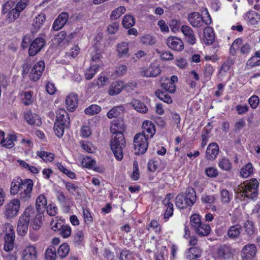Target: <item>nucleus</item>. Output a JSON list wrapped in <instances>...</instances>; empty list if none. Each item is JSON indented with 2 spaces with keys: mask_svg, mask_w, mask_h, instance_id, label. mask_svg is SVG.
Wrapping results in <instances>:
<instances>
[{
  "mask_svg": "<svg viewBox=\"0 0 260 260\" xmlns=\"http://www.w3.org/2000/svg\"><path fill=\"white\" fill-rule=\"evenodd\" d=\"M124 108L122 106H116L110 110L107 114L108 118L112 119L113 118L119 116L123 111Z\"/></svg>",
  "mask_w": 260,
  "mask_h": 260,
  "instance_id": "obj_37",
  "label": "nucleus"
},
{
  "mask_svg": "<svg viewBox=\"0 0 260 260\" xmlns=\"http://www.w3.org/2000/svg\"><path fill=\"white\" fill-rule=\"evenodd\" d=\"M188 21L194 27H201L203 23L202 16L197 12H193L189 14Z\"/></svg>",
  "mask_w": 260,
  "mask_h": 260,
  "instance_id": "obj_27",
  "label": "nucleus"
},
{
  "mask_svg": "<svg viewBox=\"0 0 260 260\" xmlns=\"http://www.w3.org/2000/svg\"><path fill=\"white\" fill-rule=\"evenodd\" d=\"M78 100V95L76 94L70 93L66 99V105L67 109L70 111H73L77 107Z\"/></svg>",
  "mask_w": 260,
  "mask_h": 260,
  "instance_id": "obj_26",
  "label": "nucleus"
},
{
  "mask_svg": "<svg viewBox=\"0 0 260 260\" xmlns=\"http://www.w3.org/2000/svg\"><path fill=\"white\" fill-rule=\"evenodd\" d=\"M101 109V107L99 105L93 104L86 108L84 112L87 115H93L100 113Z\"/></svg>",
  "mask_w": 260,
  "mask_h": 260,
  "instance_id": "obj_51",
  "label": "nucleus"
},
{
  "mask_svg": "<svg viewBox=\"0 0 260 260\" xmlns=\"http://www.w3.org/2000/svg\"><path fill=\"white\" fill-rule=\"evenodd\" d=\"M235 252V249L231 245L223 244L217 249L215 257L217 260H230L233 258Z\"/></svg>",
  "mask_w": 260,
  "mask_h": 260,
  "instance_id": "obj_9",
  "label": "nucleus"
},
{
  "mask_svg": "<svg viewBox=\"0 0 260 260\" xmlns=\"http://www.w3.org/2000/svg\"><path fill=\"white\" fill-rule=\"evenodd\" d=\"M46 260H55L56 258V249L53 246H49L45 251Z\"/></svg>",
  "mask_w": 260,
  "mask_h": 260,
  "instance_id": "obj_43",
  "label": "nucleus"
},
{
  "mask_svg": "<svg viewBox=\"0 0 260 260\" xmlns=\"http://www.w3.org/2000/svg\"><path fill=\"white\" fill-rule=\"evenodd\" d=\"M196 201V193L193 188H189L185 194L180 193L175 199L176 206L179 209L192 206Z\"/></svg>",
  "mask_w": 260,
  "mask_h": 260,
  "instance_id": "obj_2",
  "label": "nucleus"
},
{
  "mask_svg": "<svg viewBox=\"0 0 260 260\" xmlns=\"http://www.w3.org/2000/svg\"><path fill=\"white\" fill-rule=\"evenodd\" d=\"M22 260H37L38 251L36 246L33 244L25 246L21 251Z\"/></svg>",
  "mask_w": 260,
  "mask_h": 260,
  "instance_id": "obj_10",
  "label": "nucleus"
},
{
  "mask_svg": "<svg viewBox=\"0 0 260 260\" xmlns=\"http://www.w3.org/2000/svg\"><path fill=\"white\" fill-rule=\"evenodd\" d=\"M69 125H64L62 123L55 121L54 125V131L55 135L59 138L61 137L64 133L65 128H67Z\"/></svg>",
  "mask_w": 260,
  "mask_h": 260,
  "instance_id": "obj_41",
  "label": "nucleus"
},
{
  "mask_svg": "<svg viewBox=\"0 0 260 260\" xmlns=\"http://www.w3.org/2000/svg\"><path fill=\"white\" fill-rule=\"evenodd\" d=\"M35 215V209L33 207H28L26 208L23 213V214L20 216L23 217L24 219H28L30 221V219L34 217Z\"/></svg>",
  "mask_w": 260,
  "mask_h": 260,
  "instance_id": "obj_54",
  "label": "nucleus"
},
{
  "mask_svg": "<svg viewBox=\"0 0 260 260\" xmlns=\"http://www.w3.org/2000/svg\"><path fill=\"white\" fill-rule=\"evenodd\" d=\"M24 118L26 122L30 125L40 126L42 122L39 116L31 111L27 110L24 113Z\"/></svg>",
  "mask_w": 260,
  "mask_h": 260,
  "instance_id": "obj_21",
  "label": "nucleus"
},
{
  "mask_svg": "<svg viewBox=\"0 0 260 260\" xmlns=\"http://www.w3.org/2000/svg\"><path fill=\"white\" fill-rule=\"evenodd\" d=\"M131 105L139 112L145 113L148 111V108L145 104L138 100H133Z\"/></svg>",
  "mask_w": 260,
  "mask_h": 260,
  "instance_id": "obj_35",
  "label": "nucleus"
},
{
  "mask_svg": "<svg viewBox=\"0 0 260 260\" xmlns=\"http://www.w3.org/2000/svg\"><path fill=\"white\" fill-rule=\"evenodd\" d=\"M5 235L4 250L6 251H11L14 248L15 240L14 229L10 223H6L3 231Z\"/></svg>",
  "mask_w": 260,
  "mask_h": 260,
  "instance_id": "obj_7",
  "label": "nucleus"
},
{
  "mask_svg": "<svg viewBox=\"0 0 260 260\" xmlns=\"http://www.w3.org/2000/svg\"><path fill=\"white\" fill-rule=\"evenodd\" d=\"M242 257L246 259H251L254 257L256 253V246L252 244L245 245L241 250Z\"/></svg>",
  "mask_w": 260,
  "mask_h": 260,
  "instance_id": "obj_20",
  "label": "nucleus"
},
{
  "mask_svg": "<svg viewBox=\"0 0 260 260\" xmlns=\"http://www.w3.org/2000/svg\"><path fill=\"white\" fill-rule=\"evenodd\" d=\"M44 69L45 63L44 61H39L31 69L29 74V78L33 81L38 80L41 77Z\"/></svg>",
  "mask_w": 260,
  "mask_h": 260,
  "instance_id": "obj_13",
  "label": "nucleus"
},
{
  "mask_svg": "<svg viewBox=\"0 0 260 260\" xmlns=\"http://www.w3.org/2000/svg\"><path fill=\"white\" fill-rule=\"evenodd\" d=\"M174 196L173 194L169 193L166 195V197L162 201V204L166 208L164 215L165 219H168L173 214V201Z\"/></svg>",
  "mask_w": 260,
  "mask_h": 260,
  "instance_id": "obj_16",
  "label": "nucleus"
},
{
  "mask_svg": "<svg viewBox=\"0 0 260 260\" xmlns=\"http://www.w3.org/2000/svg\"><path fill=\"white\" fill-rule=\"evenodd\" d=\"M125 146V141L122 134L116 135L112 138L111 141V149L117 160L122 159L123 157L122 150Z\"/></svg>",
  "mask_w": 260,
  "mask_h": 260,
  "instance_id": "obj_4",
  "label": "nucleus"
},
{
  "mask_svg": "<svg viewBox=\"0 0 260 260\" xmlns=\"http://www.w3.org/2000/svg\"><path fill=\"white\" fill-rule=\"evenodd\" d=\"M148 140L145 136L139 133L134 138V148L137 154H144L148 148Z\"/></svg>",
  "mask_w": 260,
  "mask_h": 260,
  "instance_id": "obj_8",
  "label": "nucleus"
},
{
  "mask_svg": "<svg viewBox=\"0 0 260 260\" xmlns=\"http://www.w3.org/2000/svg\"><path fill=\"white\" fill-rule=\"evenodd\" d=\"M122 23L124 27L128 28L134 25L135 20L133 16L126 15L123 18Z\"/></svg>",
  "mask_w": 260,
  "mask_h": 260,
  "instance_id": "obj_49",
  "label": "nucleus"
},
{
  "mask_svg": "<svg viewBox=\"0 0 260 260\" xmlns=\"http://www.w3.org/2000/svg\"><path fill=\"white\" fill-rule=\"evenodd\" d=\"M47 204V199L43 194L39 196L36 202V209L38 212L42 213L46 208Z\"/></svg>",
  "mask_w": 260,
  "mask_h": 260,
  "instance_id": "obj_33",
  "label": "nucleus"
},
{
  "mask_svg": "<svg viewBox=\"0 0 260 260\" xmlns=\"http://www.w3.org/2000/svg\"><path fill=\"white\" fill-rule=\"evenodd\" d=\"M56 121L62 123L64 125H69L70 118L68 113L63 109H59L57 112Z\"/></svg>",
  "mask_w": 260,
  "mask_h": 260,
  "instance_id": "obj_29",
  "label": "nucleus"
},
{
  "mask_svg": "<svg viewBox=\"0 0 260 260\" xmlns=\"http://www.w3.org/2000/svg\"><path fill=\"white\" fill-rule=\"evenodd\" d=\"M46 19L45 14L41 13L37 16L34 19L33 25L35 29H39Z\"/></svg>",
  "mask_w": 260,
  "mask_h": 260,
  "instance_id": "obj_47",
  "label": "nucleus"
},
{
  "mask_svg": "<svg viewBox=\"0 0 260 260\" xmlns=\"http://www.w3.org/2000/svg\"><path fill=\"white\" fill-rule=\"evenodd\" d=\"M99 65H93L91 66L86 72L85 78L87 80L91 79L97 73L99 69Z\"/></svg>",
  "mask_w": 260,
  "mask_h": 260,
  "instance_id": "obj_55",
  "label": "nucleus"
},
{
  "mask_svg": "<svg viewBox=\"0 0 260 260\" xmlns=\"http://www.w3.org/2000/svg\"><path fill=\"white\" fill-rule=\"evenodd\" d=\"M84 239V234L82 231L76 232L75 235L74 236V242L79 245L81 244Z\"/></svg>",
  "mask_w": 260,
  "mask_h": 260,
  "instance_id": "obj_63",
  "label": "nucleus"
},
{
  "mask_svg": "<svg viewBox=\"0 0 260 260\" xmlns=\"http://www.w3.org/2000/svg\"><path fill=\"white\" fill-rule=\"evenodd\" d=\"M37 155L42 158L44 161H52L54 158V155L52 153L47 152L45 151H38Z\"/></svg>",
  "mask_w": 260,
  "mask_h": 260,
  "instance_id": "obj_40",
  "label": "nucleus"
},
{
  "mask_svg": "<svg viewBox=\"0 0 260 260\" xmlns=\"http://www.w3.org/2000/svg\"><path fill=\"white\" fill-rule=\"evenodd\" d=\"M248 102L251 107L255 109L257 107L259 103V98L257 95H253L249 99Z\"/></svg>",
  "mask_w": 260,
  "mask_h": 260,
  "instance_id": "obj_62",
  "label": "nucleus"
},
{
  "mask_svg": "<svg viewBox=\"0 0 260 260\" xmlns=\"http://www.w3.org/2000/svg\"><path fill=\"white\" fill-rule=\"evenodd\" d=\"M45 40L42 38L35 39L30 44L28 53L30 56H34L39 53L45 45Z\"/></svg>",
  "mask_w": 260,
  "mask_h": 260,
  "instance_id": "obj_14",
  "label": "nucleus"
},
{
  "mask_svg": "<svg viewBox=\"0 0 260 260\" xmlns=\"http://www.w3.org/2000/svg\"><path fill=\"white\" fill-rule=\"evenodd\" d=\"M161 87L166 91L170 93H174L176 91V86L175 84H173L172 82H170L169 79H166L161 84Z\"/></svg>",
  "mask_w": 260,
  "mask_h": 260,
  "instance_id": "obj_46",
  "label": "nucleus"
},
{
  "mask_svg": "<svg viewBox=\"0 0 260 260\" xmlns=\"http://www.w3.org/2000/svg\"><path fill=\"white\" fill-rule=\"evenodd\" d=\"M17 139L16 136L14 134H10L6 137L5 133L0 131V144L6 148H11L14 146V141Z\"/></svg>",
  "mask_w": 260,
  "mask_h": 260,
  "instance_id": "obj_15",
  "label": "nucleus"
},
{
  "mask_svg": "<svg viewBox=\"0 0 260 260\" xmlns=\"http://www.w3.org/2000/svg\"><path fill=\"white\" fill-rule=\"evenodd\" d=\"M245 19L251 25L256 27L260 21V15L254 11L250 10L245 14Z\"/></svg>",
  "mask_w": 260,
  "mask_h": 260,
  "instance_id": "obj_24",
  "label": "nucleus"
},
{
  "mask_svg": "<svg viewBox=\"0 0 260 260\" xmlns=\"http://www.w3.org/2000/svg\"><path fill=\"white\" fill-rule=\"evenodd\" d=\"M110 131L113 134L119 135L122 134L124 131V127L119 121L115 120L111 124Z\"/></svg>",
  "mask_w": 260,
  "mask_h": 260,
  "instance_id": "obj_36",
  "label": "nucleus"
},
{
  "mask_svg": "<svg viewBox=\"0 0 260 260\" xmlns=\"http://www.w3.org/2000/svg\"><path fill=\"white\" fill-rule=\"evenodd\" d=\"M142 127L143 132L139 134L144 135L148 139L151 138L155 133V125L150 121H144Z\"/></svg>",
  "mask_w": 260,
  "mask_h": 260,
  "instance_id": "obj_18",
  "label": "nucleus"
},
{
  "mask_svg": "<svg viewBox=\"0 0 260 260\" xmlns=\"http://www.w3.org/2000/svg\"><path fill=\"white\" fill-rule=\"evenodd\" d=\"M161 73L160 67L154 63H150L148 67H143L141 69V75L146 77H154L159 75Z\"/></svg>",
  "mask_w": 260,
  "mask_h": 260,
  "instance_id": "obj_11",
  "label": "nucleus"
},
{
  "mask_svg": "<svg viewBox=\"0 0 260 260\" xmlns=\"http://www.w3.org/2000/svg\"><path fill=\"white\" fill-rule=\"evenodd\" d=\"M234 63V61L232 59L229 58L221 66L220 69L218 71L219 74H220L222 76L224 75V74L228 72L230 70L231 67L233 66Z\"/></svg>",
  "mask_w": 260,
  "mask_h": 260,
  "instance_id": "obj_42",
  "label": "nucleus"
},
{
  "mask_svg": "<svg viewBox=\"0 0 260 260\" xmlns=\"http://www.w3.org/2000/svg\"><path fill=\"white\" fill-rule=\"evenodd\" d=\"M167 44L170 48L175 51H181L184 49L183 42L176 37H169L167 40Z\"/></svg>",
  "mask_w": 260,
  "mask_h": 260,
  "instance_id": "obj_17",
  "label": "nucleus"
},
{
  "mask_svg": "<svg viewBox=\"0 0 260 260\" xmlns=\"http://www.w3.org/2000/svg\"><path fill=\"white\" fill-rule=\"evenodd\" d=\"M253 172V168L251 164L248 163L243 167L240 171V176L243 178H247Z\"/></svg>",
  "mask_w": 260,
  "mask_h": 260,
  "instance_id": "obj_50",
  "label": "nucleus"
},
{
  "mask_svg": "<svg viewBox=\"0 0 260 260\" xmlns=\"http://www.w3.org/2000/svg\"><path fill=\"white\" fill-rule=\"evenodd\" d=\"M181 30L187 43L191 45L195 44L196 39L193 30L189 26L182 25L181 27Z\"/></svg>",
  "mask_w": 260,
  "mask_h": 260,
  "instance_id": "obj_22",
  "label": "nucleus"
},
{
  "mask_svg": "<svg viewBox=\"0 0 260 260\" xmlns=\"http://www.w3.org/2000/svg\"><path fill=\"white\" fill-rule=\"evenodd\" d=\"M42 213L39 212L35 216L34 220L33 228L34 229L37 230H38L42 224Z\"/></svg>",
  "mask_w": 260,
  "mask_h": 260,
  "instance_id": "obj_57",
  "label": "nucleus"
},
{
  "mask_svg": "<svg viewBox=\"0 0 260 260\" xmlns=\"http://www.w3.org/2000/svg\"><path fill=\"white\" fill-rule=\"evenodd\" d=\"M29 221L23 217H19L18 221L17 231L19 235L23 236L27 233Z\"/></svg>",
  "mask_w": 260,
  "mask_h": 260,
  "instance_id": "obj_31",
  "label": "nucleus"
},
{
  "mask_svg": "<svg viewBox=\"0 0 260 260\" xmlns=\"http://www.w3.org/2000/svg\"><path fill=\"white\" fill-rule=\"evenodd\" d=\"M190 223L192 228L196 233L202 236L208 235L211 231V228L209 224L201 221V216L198 214H194L190 217Z\"/></svg>",
  "mask_w": 260,
  "mask_h": 260,
  "instance_id": "obj_3",
  "label": "nucleus"
},
{
  "mask_svg": "<svg viewBox=\"0 0 260 260\" xmlns=\"http://www.w3.org/2000/svg\"><path fill=\"white\" fill-rule=\"evenodd\" d=\"M116 51L117 56L120 58L128 56L129 52V44L125 42H121L118 43L117 45Z\"/></svg>",
  "mask_w": 260,
  "mask_h": 260,
  "instance_id": "obj_28",
  "label": "nucleus"
},
{
  "mask_svg": "<svg viewBox=\"0 0 260 260\" xmlns=\"http://www.w3.org/2000/svg\"><path fill=\"white\" fill-rule=\"evenodd\" d=\"M70 251V246L67 243L62 244L57 250L59 256L61 258L66 257Z\"/></svg>",
  "mask_w": 260,
  "mask_h": 260,
  "instance_id": "obj_44",
  "label": "nucleus"
},
{
  "mask_svg": "<svg viewBox=\"0 0 260 260\" xmlns=\"http://www.w3.org/2000/svg\"><path fill=\"white\" fill-rule=\"evenodd\" d=\"M59 232L60 235L63 238H67L71 236L72 230L70 226L66 225L62 228Z\"/></svg>",
  "mask_w": 260,
  "mask_h": 260,
  "instance_id": "obj_60",
  "label": "nucleus"
},
{
  "mask_svg": "<svg viewBox=\"0 0 260 260\" xmlns=\"http://www.w3.org/2000/svg\"><path fill=\"white\" fill-rule=\"evenodd\" d=\"M218 165L221 170L225 171H229L232 168V164L229 159L225 157L219 159Z\"/></svg>",
  "mask_w": 260,
  "mask_h": 260,
  "instance_id": "obj_38",
  "label": "nucleus"
},
{
  "mask_svg": "<svg viewBox=\"0 0 260 260\" xmlns=\"http://www.w3.org/2000/svg\"><path fill=\"white\" fill-rule=\"evenodd\" d=\"M82 164L87 168H91L95 166V161L90 157H86L83 159Z\"/></svg>",
  "mask_w": 260,
  "mask_h": 260,
  "instance_id": "obj_61",
  "label": "nucleus"
},
{
  "mask_svg": "<svg viewBox=\"0 0 260 260\" xmlns=\"http://www.w3.org/2000/svg\"><path fill=\"white\" fill-rule=\"evenodd\" d=\"M2 12L6 14L8 12L7 18L10 22H14L20 16V12L16 8H12L9 3H6L2 10Z\"/></svg>",
  "mask_w": 260,
  "mask_h": 260,
  "instance_id": "obj_12",
  "label": "nucleus"
},
{
  "mask_svg": "<svg viewBox=\"0 0 260 260\" xmlns=\"http://www.w3.org/2000/svg\"><path fill=\"white\" fill-rule=\"evenodd\" d=\"M219 152V147L216 143H211L207 147L206 151V158L208 160L215 159Z\"/></svg>",
  "mask_w": 260,
  "mask_h": 260,
  "instance_id": "obj_23",
  "label": "nucleus"
},
{
  "mask_svg": "<svg viewBox=\"0 0 260 260\" xmlns=\"http://www.w3.org/2000/svg\"><path fill=\"white\" fill-rule=\"evenodd\" d=\"M34 182L31 179H22L21 178L14 179L11 184L10 193L18 194L22 202H28L32 194Z\"/></svg>",
  "mask_w": 260,
  "mask_h": 260,
  "instance_id": "obj_1",
  "label": "nucleus"
},
{
  "mask_svg": "<svg viewBox=\"0 0 260 260\" xmlns=\"http://www.w3.org/2000/svg\"><path fill=\"white\" fill-rule=\"evenodd\" d=\"M20 208V201L19 199L15 198L10 200L4 207V217L7 219L15 217L18 214Z\"/></svg>",
  "mask_w": 260,
  "mask_h": 260,
  "instance_id": "obj_6",
  "label": "nucleus"
},
{
  "mask_svg": "<svg viewBox=\"0 0 260 260\" xmlns=\"http://www.w3.org/2000/svg\"><path fill=\"white\" fill-rule=\"evenodd\" d=\"M244 228L245 233L249 236H251L253 235L255 231L253 222L250 220H247L244 223Z\"/></svg>",
  "mask_w": 260,
  "mask_h": 260,
  "instance_id": "obj_52",
  "label": "nucleus"
},
{
  "mask_svg": "<svg viewBox=\"0 0 260 260\" xmlns=\"http://www.w3.org/2000/svg\"><path fill=\"white\" fill-rule=\"evenodd\" d=\"M258 182L255 179H251L243 184V186L238 187V190L241 193V196L250 199H254L257 194Z\"/></svg>",
  "mask_w": 260,
  "mask_h": 260,
  "instance_id": "obj_5",
  "label": "nucleus"
},
{
  "mask_svg": "<svg viewBox=\"0 0 260 260\" xmlns=\"http://www.w3.org/2000/svg\"><path fill=\"white\" fill-rule=\"evenodd\" d=\"M108 81V78L106 76H100L98 79L92 83V87H101L106 84Z\"/></svg>",
  "mask_w": 260,
  "mask_h": 260,
  "instance_id": "obj_59",
  "label": "nucleus"
},
{
  "mask_svg": "<svg viewBox=\"0 0 260 260\" xmlns=\"http://www.w3.org/2000/svg\"><path fill=\"white\" fill-rule=\"evenodd\" d=\"M141 42L147 45H152L155 43V38L150 35H145L141 38Z\"/></svg>",
  "mask_w": 260,
  "mask_h": 260,
  "instance_id": "obj_58",
  "label": "nucleus"
},
{
  "mask_svg": "<svg viewBox=\"0 0 260 260\" xmlns=\"http://www.w3.org/2000/svg\"><path fill=\"white\" fill-rule=\"evenodd\" d=\"M159 164L158 158L150 159L148 162L147 168L149 171L153 172L158 168Z\"/></svg>",
  "mask_w": 260,
  "mask_h": 260,
  "instance_id": "obj_56",
  "label": "nucleus"
},
{
  "mask_svg": "<svg viewBox=\"0 0 260 260\" xmlns=\"http://www.w3.org/2000/svg\"><path fill=\"white\" fill-rule=\"evenodd\" d=\"M124 82L117 81L113 82L110 85L108 93L110 95H114L119 94L123 89Z\"/></svg>",
  "mask_w": 260,
  "mask_h": 260,
  "instance_id": "obj_30",
  "label": "nucleus"
},
{
  "mask_svg": "<svg viewBox=\"0 0 260 260\" xmlns=\"http://www.w3.org/2000/svg\"><path fill=\"white\" fill-rule=\"evenodd\" d=\"M50 225L52 229L54 231H60L64 226L63 225V221L60 219L59 220L57 217L52 219L50 222Z\"/></svg>",
  "mask_w": 260,
  "mask_h": 260,
  "instance_id": "obj_53",
  "label": "nucleus"
},
{
  "mask_svg": "<svg viewBox=\"0 0 260 260\" xmlns=\"http://www.w3.org/2000/svg\"><path fill=\"white\" fill-rule=\"evenodd\" d=\"M241 232L242 226L240 224H235L230 226L227 235L230 239L236 240L240 237Z\"/></svg>",
  "mask_w": 260,
  "mask_h": 260,
  "instance_id": "obj_25",
  "label": "nucleus"
},
{
  "mask_svg": "<svg viewBox=\"0 0 260 260\" xmlns=\"http://www.w3.org/2000/svg\"><path fill=\"white\" fill-rule=\"evenodd\" d=\"M126 11L125 8L123 6H120L112 11L110 14V18L112 20H116L119 18Z\"/></svg>",
  "mask_w": 260,
  "mask_h": 260,
  "instance_id": "obj_45",
  "label": "nucleus"
},
{
  "mask_svg": "<svg viewBox=\"0 0 260 260\" xmlns=\"http://www.w3.org/2000/svg\"><path fill=\"white\" fill-rule=\"evenodd\" d=\"M214 34L213 29L209 26L206 27L204 30V41L207 45L211 44L214 40Z\"/></svg>",
  "mask_w": 260,
  "mask_h": 260,
  "instance_id": "obj_34",
  "label": "nucleus"
},
{
  "mask_svg": "<svg viewBox=\"0 0 260 260\" xmlns=\"http://www.w3.org/2000/svg\"><path fill=\"white\" fill-rule=\"evenodd\" d=\"M155 94L157 98L165 103L171 104L173 102L172 99L170 95L165 93L163 91L160 90L156 91Z\"/></svg>",
  "mask_w": 260,
  "mask_h": 260,
  "instance_id": "obj_48",
  "label": "nucleus"
},
{
  "mask_svg": "<svg viewBox=\"0 0 260 260\" xmlns=\"http://www.w3.org/2000/svg\"><path fill=\"white\" fill-rule=\"evenodd\" d=\"M69 18V14L67 12L60 13L57 18L54 21L52 25V28L55 31L59 30L66 23Z\"/></svg>",
  "mask_w": 260,
  "mask_h": 260,
  "instance_id": "obj_19",
  "label": "nucleus"
},
{
  "mask_svg": "<svg viewBox=\"0 0 260 260\" xmlns=\"http://www.w3.org/2000/svg\"><path fill=\"white\" fill-rule=\"evenodd\" d=\"M220 200L223 204L229 203L233 198L232 193L225 189H221L220 192Z\"/></svg>",
  "mask_w": 260,
  "mask_h": 260,
  "instance_id": "obj_39",
  "label": "nucleus"
},
{
  "mask_svg": "<svg viewBox=\"0 0 260 260\" xmlns=\"http://www.w3.org/2000/svg\"><path fill=\"white\" fill-rule=\"evenodd\" d=\"M202 250L198 247H191L185 252V256L188 260H192L200 257Z\"/></svg>",
  "mask_w": 260,
  "mask_h": 260,
  "instance_id": "obj_32",
  "label": "nucleus"
},
{
  "mask_svg": "<svg viewBox=\"0 0 260 260\" xmlns=\"http://www.w3.org/2000/svg\"><path fill=\"white\" fill-rule=\"evenodd\" d=\"M48 214L50 216H54L57 213V207L54 204H49L46 208Z\"/></svg>",
  "mask_w": 260,
  "mask_h": 260,
  "instance_id": "obj_64",
  "label": "nucleus"
}]
</instances>
